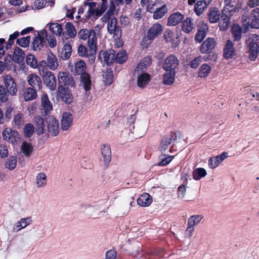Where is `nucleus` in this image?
Returning <instances> with one entry per match:
<instances>
[{"mask_svg": "<svg viewBox=\"0 0 259 259\" xmlns=\"http://www.w3.org/2000/svg\"><path fill=\"white\" fill-rule=\"evenodd\" d=\"M248 48V58L251 61H254L259 53V36L255 34H250L246 39Z\"/></svg>", "mask_w": 259, "mask_h": 259, "instance_id": "1", "label": "nucleus"}, {"mask_svg": "<svg viewBox=\"0 0 259 259\" xmlns=\"http://www.w3.org/2000/svg\"><path fill=\"white\" fill-rule=\"evenodd\" d=\"M84 7H88V10L86 15V17L89 18L92 16H94L95 19H97L105 12L106 9V5L102 3L100 7L96 8V3L95 2H85Z\"/></svg>", "mask_w": 259, "mask_h": 259, "instance_id": "2", "label": "nucleus"}, {"mask_svg": "<svg viewBox=\"0 0 259 259\" xmlns=\"http://www.w3.org/2000/svg\"><path fill=\"white\" fill-rule=\"evenodd\" d=\"M40 74L42 76L44 83L51 91H54L56 88V79L55 75L50 71H46L38 67Z\"/></svg>", "mask_w": 259, "mask_h": 259, "instance_id": "3", "label": "nucleus"}, {"mask_svg": "<svg viewBox=\"0 0 259 259\" xmlns=\"http://www.w3.org/2000/svg\"><path fill=\"white\" fill-rule=\"evenodd\" d=\"M88 45L90 50V53L88 55L92 61H94L96 57L95 54L97 50V35L94 30L90 29L88 37Z\"/></svg>", "mask_w": 259, "mask_h": 259, "instance_id": "4", "label": "nucleus"}, {"mask_svg": "<svg viewBox=\"0 0 259 259\" xmlns=\"http://www.w3.org/2000/svg\"><path fill=\"white\" fill-rule=\"evenodd\" d=\"M3 139L13 145L17 144L20 139L19 133L10 127H6L2 132Z\"/></svg>", "mask_w": 259, "mask_h": 259, "instance_id": "5", "label": "nucleus"}, {"mask_svg": "<svg viewBox=\"0 0 259 259\" xmlns=\"http://www.w3.org/2000/svg\"><path fill=\"white\" fill-rule=\"evenodd\" d=\"M3 80L5 88L9 91L10 95L16 96L18 91L17 84L14 78L10 74L3 76Z\"/></svg>", "mask_w": 259, "mask_h": 259, "instance_id": "6", "label": "nucleus"}, {"mask_svg": "<svg viewBox=\"0 0 259 259\" xmlns=\"http://www.w3.org/2000/svg\"><path fill=\"white\" fill-rule=\"evenodd\" d=\"M48 132L53 136H57L59 132V124L58 120L52 115L46 118Z\"/></svg>", "mask_w": 259, "mask_h": 259, "instance_id": "7", "label": "nucleus"}, {"mask_svg": "<svg viewBox=\"0 0 259 259\" xmlns=\"http://www.w3.org/2000/svg\"><path fill=\"white\" fill-rule=\"evenodd\" d=\"M107 21L108 32L113 35L118 37L121 36V31L117 25V20L115 17H110Z\"/></svg>", "mask_w": 259, "mask_h": 259, "instance_id": "8", "label": "nucleus"}, {"mask_svg": "<svg viewBox=\"0 0 259 259\" xmlns=\"http://www.w3.org/2000/svg\"><path fill=\"white\" fill-rule=\"evenodd\" d=\"M46 64H47V66L52 70H55L57 69L59 66L58 59L56 56L52 53H50L48 54L47 61H41L39 62V67H40L41 70V68L42 69L43 68L44 69V67L46 66Z\"/></svg>", "mask_w": 259, "mask_h": 259, "instance_id": "9", "label": "nucleus"}, {"mask_svg": "<svg viewBox=\"0 0 259 259\" xmlns=\"http://www.w3.org/2000/svg\"><path fill=\"white\" fill-rule=\"evenodd\" d=\"M179 65V61L174 55H170L167 57L163 64V69L165 71H176V69Z\"/></svg>", "mask_w": 259, "mask_h": 259, "instance_id": "10", "label": "nucleus"}, {"mask_svg": "<svg viewBox=\"0 0 259 259\" xmlns=\"http://www.w3.org/2000/svg\"><path fill=\"white\" fill-rule=\"evenodd\" d=\"M47 37V31L42 29L38 32V34L33 40V49L35 51L40 50L45 42L46 38Z\"/></svg>", "mask_w": 259, "mask_h": 259, "instance_id": "11", "label": "nucleus"}, {"mask_svg": "<svg viewBox=\"0 0 259 259\" xmlns=\"http://www.w3.org/2000/svg\"><path fill=\"white\" fill-rule=\"evenodd\" d=\"M163 31L162 25L159 23L153 24L147 31V38L149 40H153L159 35H161Z\"/></svg>", "mask_w": 259, "mask_h": 259, "instance_id": "12", "label": "nucleus"}, {"mask_svg": "<svg viewBox=\"0 0 259 259\" xmlns=\"http://www.w3.org/2000/svg\"><path fill=\"white\" fill-rule=\"evenodd\" d=\"M184 19V14L179 12H175L168 16L167 25L168 26H176L182 22Z\"/></svg>", "mask_w": 259, "mask_h": 259, "instance_id": "13", "label": "nucleus"}, {"mask_svg": "<svg viewBox=\"0 0 259 259\" xmlns=\"http://www.w3.org/2000/svg\"><path fill=\"white\" fill-rule=\"evenodd\" d=\"M79 87L83 89L85 93L89 92L91 90L92 82L89 74L84 73L80 76Z\"/></svg>", "mask_w": 259, "mask_h": 259, "instance_id": "14", "label": "nucleus"}, {"mask_svg": "<svg viewBox=\"0 0 259 259\" xmlns=\"http://www.w3.org/2000/svg\"><path fill=\"white\" fill-rule=\"evenodd\" d=\"M98 58L107 64H111L115 59V52L113 50L109 51H100Z\"/></svg>", "mask_w": 259, "mask_h": 259, "instance_id": "15", "label": "nucleus"}, {"mask_svg": "<svg viewBox=\"0 0 259 259\" xmlns=\"http://www.w3.org/2000/svg\"><path fill=\"white\" fill-rule=\"evenodd\" d=\"M137 77V85L141 88H144L150 80V75L146 72H135Z\"/></svg>", "mask_w": 259, "mask_h": 259, "instance_id": "16", "label": "nucleus"}, {"mask_svg": "<svg viewBox=\"0 0 259 259\" xmlns=\"http://www.w3.org/2000/svg\"><path fill=\"white\" fill-rule=\"evenodd\" d=\"M215 41L214 38H207L201 45L200 51L201 53H209L215 48Z\"/></svg>", "mask_w": 259, "mask_h": 259, "instance_id": "17", "label": "nucleus"}, {"mask_svg": "<svg viewBox=\"0 0 259 259\" xmlns=\"http://www.w3.org/2000/svg\"><path fill=\"white\" fill-rule=\"evenodd\" d=\"M32 222V219L30 217L21 218L13 225V231L15 232H18L30 225Z\"/></svg>", "mask_w": 259, "mask_h": 259, "instance_id": "18", "label": "nucleus"}, {"mask_svg": "<svg viewBox=\"0 0 259 259\" xmlns=\"http://www.w3.org/2000/svg\"><path fill=\"white\" fill-rule=\"evenodd\" d=\"M73 121L72 114L68 112H65L61 120V129L63 131L68 130L71 126Z\"/></svg>", "mask_w": 259, "mask_h": 259, "instance_id": "19", "label": "nucleus"}, {"mask_svg": "<svg viewBox=\"0 0 259 259\" xmlns=\"http://www.w3.org/2000/svg\"><path fill=\"white\" fill-rule=\"evenodd\" d=\"M118 6L115 2L111 1L110 2V7L107 12L101 18V20L103 22H106L110 17H114L113 16L114 13H117L119 10Z\"/></svg>", "mask_w": 259, "mask_h": 259, "instance_id": "20", "label": "nucleus"}, {"mask_svg": "<svg viewBox=\"0 0 259 259\" xmlns=\"http://www.w3.org/2000/svg\"><path fill=\"white\" fill-rule=\"evenodd\" d=\"M101 152L103 158L104 164L107 167L111 159V151L109 145H103L101 148Z\"/></svg>", "mask_w": 259, "mask_h": 259, "instance_id": "21", "label": "nucleus"}, {"mask_svg": "<svg viewBox=\"0 0 259 259\" xmlns=\"http://www.w3.org/2000/svg\"><path fill=\"white\" fill-rule=\"evenodd\" d=\"M58 91L59 92V96L62 100L67 104L72 103L73 101V97L70 91L67 89H65L61 87H59Z\"/></svg>", "mask_w": 259, "mask_h": 259, "instance_id": "22", "label": "nucleus"}, {"mask_svg": "<svg viewBox=\"0 0 259 259\" xmlns=\"http://www.w3.org/2000/svg\"><path fill=\"white\" fill-rule=\"evenodd\" d=\"M64 37V35L63 34L62 41L64 45L61 50L60 57L63 60H67L68 59L71 55L72 48L70 44L65 42Z\"/></svg>", "mask_w": 259, "mask_h": 259, "instance_id": "23", "label": "nucleus"}, {"mask_svg": "<svg viewBox=\"0 0 259 259\" xmlns=\"http://www.w3.org/2000/svg\"><path fill=\"white\" fill-rule=\"evenodd\" d=\"M235 55L233 44L230 39L228 40L224 48V56L227 59L232 58Z\"/></svg>", "mask_w": 259, "mask_h": 259, "instance_id": "24", "label": "nucleus"}, {"mask_svg": "<svg viewBox=\"0 0 259 259\" xmlns=\"http://www.w3.org/2000/svg\"><path fill=\"white\" fill-rule=\"evenodd\" d=\"M207 30V25L204 23H200L198 31L195 35V40L198 42L202 41L206 36Z\"/></svg>", "mask_w": 259, "mask_h": 259, "instance_id": "25", "label": "nucleus"}, {"mask_svg": "<svg viewBox=\"0 0 259 259\" xmlns=\"http://www.w3.org/2000/svg\"><path fill=\"white\" fill-rule=\"evenodd\" d=\"M151 58L149 56L144 57L138 64L135 72H145L151 63Z\"/></svg>", "mask_w": 259, "mask_h": 259, "instance_id": "26", "label": "nucleus"}, {"mask_svg": "<svg viewBox=\"0 0 259 259\" xmlns=\"http://www.w3.org/2000/svg\"><path fill=\"white\" fill-rule=\"evenodd\" d=\"M28 84L32 88L40 89L41 85V81L40 77L35 74H31L27 76Z\"/></svg>", "mask_w": 259, "mask_h": 259, "instance_id": "27", "label": "nucleus"}, {"mask_svg": "<svg viewBox=\"0 0 259 259\" xmlns=\"http://www.w3.org/2000/svg\"><path fill=\"white\" fill-rule=\"evenodd\" d=\"M174 140H175V139L171 135L163 137L161 141L159 150L163 152L167 151L170 147V145Z\"/></svg>", "mask_w": 259, "mask_h": 259, "instance_id": "28", "label": "nucleus"}, {"mask_svg": "<svg viewBox=\"0 0 259 259\" xmlns=\"http://www.w3.org/2000/svg\"><path fill=\"white\" fill-rule=\"evenodd\" d=\"M152 202V197L148 193H144L141 195L137 199V203L142 207L149 206Z\"/></svg>", "mask_w": 259, "mask_h": 259, "instance_id": "29", "label": "nucleus"}, {"mask_svg": "<svg viewBox=\"0 0 259 259\" xmlns=\"http://www.w3.org/2000/svg\"><path fill=\"white\" fill-rule=\"evenodd\" d=\"M34 122L35 126L36 133L40 135L44 133L45 122L43 119L39 115L36 116L34 118Z\"/></svg>", "mask_w": 259, "mask_h": 259, "instance_id": "30", "label": "nucleus"}, {"mask_svg": "<svg viewBox=\"0 0 259 259\" xmlns=\"http://www.w3.org/2000/svg\"><path fill=\"white\" fill-rule=\"evenodd\" d=\"M250 27L253 28H259V8L253 10L250 14Z\"/></svg>", "mask_w": 259, "mask_h": 259, "instance_id": "31", "label": "nucleus"}, {"mask_svg": "<svg viewBox=\"0 0 259 259\" xmlns=\"http://www.w3.org/2000/svg\"><path fill=\"white\" fill-rule=\"evenodd\" d=\"M176 71H165L163 75V83L165 85H171L175 80Z\"/></svg>", "mask_w": 259, "mask_h": 259, "instance_id": "32", "label": "nucleus"}, {"mask_svg": "<svg viewBox=\"0 0 259 259\" xmlns=\"http://www.w3.org/2000/svg\"><path fill=\"white\" fill-rule=\"evenodd\" d=\"M47 183V177L45 172H39L35 177V184L37 188L44 187Z\"/></svg>", "mask_w": 259, "mask_h": 259, "instance_id": "33", "label": "nucleus"}, {"mask_svg": "<svg viewBox=\"0 0 259 259\" xmlns=\"http://www.w3.org/2000/svg\"><path fill=\"white\" fill-rule=\"evenodd\" d=\"M85 70L86 65L83 61L79 60L75 64L74 74L81 76L84 73H87Z\"/></svg>", "mask_w": 259, "mask_h": 259, "instance_id": "34", "label": "nucleus"}, {"mask_svg": "<svg viewBox=\"0 0 259 259\" xmlns=\"http://www.w3.org/2000/svg\"><path fill=\"white\" fill-rule=\"evenodd\" d=\"M21 150L25 157H28L33 151V147L30 143L23 141L21 146Z\"/></svg>", "mask_w": 259, "mask_h": 259, "instance_id": "35", "label": "nucleus"}, {"mask_svg": "<svg viewBox=\"0 0 259 259\" xmlns=\"http://www.w3.org/2000/svg\"><path fill=\"white\" fill-rule=\"evenodd\" d=\"M168 12L167 7L163 5L161 7L157 9L153 13V18L154 19L158 20L162 18Z\"/></svg>", "mask_w": 259, "mask_h": 259, "instance_id": "36", "label": "nucleus"}, {"mask_svg": "<svg viewBox=\"0 0 259 259\" xmlns=\"http://www.w3.org/2000/svg\"><path fill=\"white\" fill-rule=\"evenodd\" d=\"M230 15L222 13L221 16L222 20L219 23V27L221 30H226L228 29L230 24Z\"/></svg>", "mask_w": 259, "mask_h": 259, "instance_id": "37", "label": "nucleus"}, {"mask_svg": "<svg viewBox=\"0 0 259 259\" xmlns=\"http://www.w3.org/2000/svg\"><path fill=\"white\" fill-rule=\"evenodd\" d=\"M194 28L193 19L191 18H187L183 22L182 29L187 33H189Z\"/></svg>", "mask_w": 259, "mask_h": 259, "instance_id": "38", "label": "nucleus"}, {"mask_svg": "<svg viewBox=\"0 0 259 259\" xmlns=\"http://www.w3.org/2000/svg\"><path fill=\"white\" fill-rule=\"evenodd\" d=\"M240 9V7L235 6L233 2L229 4H225L222 13L231 16L234 12L238 11Z\"/></svg>", "mask_w": 259, "mask_h": 259, "instance_id": "39", "label": "nucleus"}, {"mask_svg": "<svg viewBox=\"0 0 259 259\" xmlns=\"http://www.w3.org/2000/svg\"><path fill=\"white\" fill-rule=\"evenodd\" d=\"M59 83L61 85H67L71 81V77L66 72H59L58 74Z\"/></svg>", "mask_w": 259, "mask_h": 259, "instance_id": "40", "label": "nucleus"}, {"mask_svg": "<svg viewBox=\"0 0 259 259\" xmlns=\"http://www.w3.org/2000/svg\"><path fill=\"white\" fill-rule=\"evenodd\" d=\"M25 57L24 51L20 48L17 47L14 50L13 60L15 62L20 63L23 62Z\"/></svg>", "mask_w": 259, "mask_h": 259, "instance_id": "41", "label": "nucleus"}, {"mask_svg": "<svg viewBox=\"0 0 259 259\" xmlns=\"http://www.w3.org/2000/svg\"><path fill=\"white\" fill-rule=\"evenodd\" d=\"M41 106L46 113L49 112L53 109L52 103L50 101L47 94H44L41 96Z\"/></svg>", "mask_w": 259, "mask_h": 259, "instance_id": "42", "label": "nucleus"}, {"mask_svg": "<svg viewBox=\"0 0 259 259\" xmlns=\"http://www.w3.org/2000/svg\"><path fill=\"white\" fill-rule=\"evenodd\" d=\"M24 123L23 115L22 113H18L14 115L12 124L14 127L20 128Z\"/></svg>", "mask_w": 259, "mask_h": 259, "instance_id": "43", "label": "nucleus"}, {"mask_svg": "<svg viewBox=\"0 0 259 259\" xmlns=\"http://www.w3.org/2000/svg\"><path fill=\"white\" fill-rule=\"evenodd\" d=\"M210 66L206 64H202L199 68L198 76L201 78L206 77L211 71Z\"/></svg>", "mask_w": 259, "mask_h": 259, "instance_id": "44", "label": "nucleus"}, {"mask_svg": "<svg viewBox=\"0 0 259 259\" xmlns=\"http://www.w3.org/2000/svg\"><path fill=\"white\" fill-rule=\"evenodd\" d=\"M207 175L206 170L203 168H197L194 169L192 173L193 178L196 180L198 181L201 178L205 177Z\"/></svg>", "mask_w": 259, "mask_h": 259, "instance_id": "45", "label": "nucleus"}, {"mask_svg": "<svg viewBox=\"0 0 259 259\" xmlns=\"http://www.w3.org/2000/svg\"><path fill=\"white\" fill-rule=\"evenodd\" d=\"M164 37L166 42L176 44L178 42V41L176 40L178 38V35L175 34L172 30H166L164 34Z\"/></svg>", "mask_w": 259, "mask_h": 259, "instance_id": "46", "label": "nucleus"}, {"mask_svg": "<svg viewBox=\"0 0 259 259\" xmlns=\"http://www.w3.org/2000/svg\"><path fill=\"white\" fill-rule=\"evenodd\" d=\"M34 89L28 88L25 90L23 96L25 101L32 100L36 97L37 94Z\"/></svg>", "mask_w": 259, "mask_h": 259, "instance_id": "47", "label": "nucleus"}, {"mask_svg": "<svg viewBox=\"0 0 259 259\" xmlns=\"http://www.w3.org/2000/svg\"><path fill=\"white\" fill-rule=\"evenodd\" d=\"M207 4L205 1H199L195 5V12L197 16L200 15L207 8Z\"/></svg>", "mask_w": 259, "mask_h": 259, "instance_id": "48", "label": "nucleus"}, {"mask_svg": "<svg viewBox=\"0 0 259 259\" xmlns=\"http://www.w3.org/2000/svg\"><path fill=\"white\" fill-rule=\"evenodd\" d=\"M49 29L57 36H60L62 33V27L61 24L58 23H50Z\"/></svg>", "mask_w": 259, "mask_h": 259, "instance_id": "49", "label": "nucleus"}, {"mask_svg": "<svg viewBox=\"0 0 259 259\" xmlns=\"http://www.w3.org/2000/svg\"><path fill=\"white\" fill-rule=\"evenodd\" d=\"M209 20L210 23H216L220 19V12L218 9H210L208 13Z\"/></svg>", "mask_w": 259, "mask_h": 259, "instance_id": "50", "label": "nucleus"}, {"mask_svg": "<svg viewBox=\"0 0 259 259\" xmlns=\"http://www.w3.org/2000/svg\"><path fill=\"white\" fill-rule=\"evenodd\" d=\"M232 32L235 41H238L241 38L242 29L238 24H234L232 27Z\"/></svg>", "mask_w": 259, "mask_h": 259, "instance_id": "51", "label": "nucleus"}, {"mask_svg": "<svg viewBox=\"0 0 259 259\" xmlns=\"http://www.w3.org/2000/svg\"><path fill=\"white\" fill-rule=\"evenodd\" d=\"M203 218V217L201 214L192 215L188 219V224L194 227L197 225Z\"/></svg>", "mask_w": 259, "mask_h": 259, "instance_id": "52", "label": "nucleus"}, {"mask_svg": "<svg viewBox=\"0 0 259 259\" xmlns=\"http://www.w3.org/2000/svg\"><path fill=\"white\" fill-rule=\"evenodd\" d=\"M17 165V158L16 156H11L5 163V167L9 170L14 169Z\"/></svg>", "mask_w": 259, "mask_h": 259, "instance_id": "53", "label": "nucleus"}, {"mask_svg": "<svg viewBox=\"0 0 259 259\" xmlns=\"http://www.w3.org/2000/svg\"><path fill=\"white\" fill-rule=\"evenodd\" d=\"M9 91L3 85H0V101L6 102L8 101Z\"/></svg>", "mask_w": 259, "mask_h": 259, "instance_id": "54", "label": "nucleus"}, {"mask_svg": "<svg viewBox=\"0 0 259 259\" xmlns=\"http://www.w3.org/2000/svg\"><path fill=\"white\" fill-rule=\"evenodd\" d=\"M65 28L68 35L71 38H74L76 35V31L73 24L68 22L65 25Z\"/></svg>", "mask_w": 259, "mask_h": 259, "instance_id": "55", "label": "nucleus"}, {"mask_svg": "<svg viewBox=\"0 0 259 259\" xmlns=\"http://www.w3.org/2000/svg\"><path fill=\"white\" fill-rule=\"evenodd\" d=\"M26 60L27 64L32 68H36L37 67V61L35 57L32 54L26 56Z\"/></svg>", "mask_w": 259, "mask_h": 259, "instance_id": "56", "label": "nucleus"}, {"mask_svg": "<svg viewBox=\"0 0 259 259\" xmlns=\"http://www.w3.org/2000/svg\"><path fill=\"white\" fill-rule=\"evenodd\" d=\"M148 130V127L145 124L140 125L135 131H133V133H135L137 136L142 137L145 135Z\"/></svg>", "mask_w": 259, "mask_h": 259, "instance_id": "57", "label": "nucleus"}, {"mask_svg": "<svg viewBox=\"0 0 259 259\" xmlns=\"http://www.w3.org/2000/svg\"><path fill=\"white\" fill-rule=\"evenodd\" d=\"M34 126L31 123L26 124L24 128V134L27 138L30 137L34 133Z\"/></svg>", "mask_w": 259, "mask_h": 259, "instance_id": "58", "label": "nucleus"}, {"mask_svg": "<svg viewBox=\"0 0 259 259\" xmlns=\"http://www.w3.org/2000/svg\"><path fill=\"white\" fill-rule=\"evenodd\" d=\"M127 58L126 53L125 51H121L116 54L115 60L119 63L125 62Z\"/></svg>", "mask_w": 259, "mask_h": 259, "instance_id": "59", "label": "nucleus"}, {"mask_svg": "<svg viewBox=\"0 0 259 259\" xmlns=\"http://www.w3.org/2000/svg\"><path fill=\"white\" fill-rule=\"evenodd\" d=\"M30 41V36H27L17 39V43L22 47H27L29 46Z\"/></svg>", "mask_w": 259, "mask_h": 259, "instance_id": "60", "label": "nucleus"}, {"mask_svg": "<svg viewBox=\"0 0 259 259\" xmlns=\"http://www.w3.org/2000/svg\"><path fill=\"white\" fill-rule=\"evenodd\" d=\"M241 22L242 23V27L244 29V32H245L249 26H250V19L249 18L248 15H243L241 18Z\"/></svg>", "mask_w": 259, "mask_h": 259, "instance_id": "61", "label": "nucleus"}, {"mask_svg": "<svg viewBox=\"0 0 259 259\" xmlns=\"http://www.w3.org/2000/svg\"><path fill=\"white\" fill-rule=\"evenodd\" d=\"M46 4V0H36L31 6L32 9H41Z\"/></svg>", "mask_w": 259, "mask_h": 259, "instance_id": "62", "label": "nucleus"}, {"mask_svg": "<svg viewBox=\"0 0 259 259\" xmlns=\"http://www.w3.org/2000/svg\"><path fill=\"white\" fill-rule=\"evenodd\" d=\"M46 39L47 40L48 44L50 48H54L57 46V40L54 35H50L48 36L47 35V37L46 38Z\"/></svg>", "mask_w": 259, "mask_h": 259, "instance_id": "63", "label": "nucleus"}, {"mask_svg": "<svg viewBox=\"0 0 259 259\" xmlns=\"http://www.w3.org/2000/svg\"><path fill=\"white\" fill-rule=\"evenodd\" d=\"M202 57L201 56H199L193 60L190 63V66L191 68L195 69L198 67L199 65L202 62Z\"/></svg>", "mask_w": 259, "mask_h": 259, "instance_id": "64", "label": "nucleus"}]
</instances>
